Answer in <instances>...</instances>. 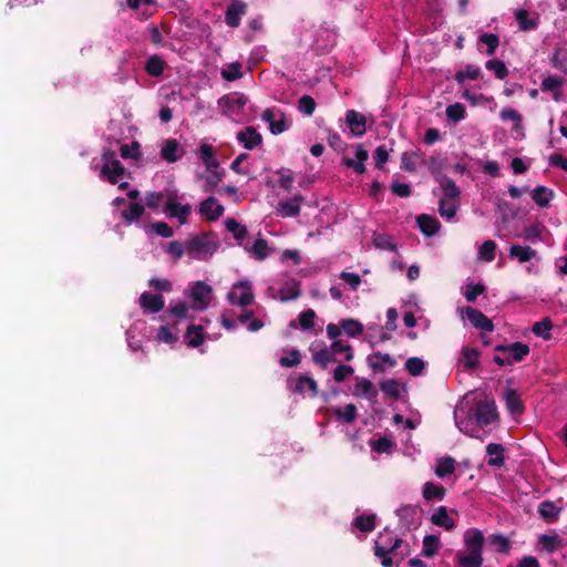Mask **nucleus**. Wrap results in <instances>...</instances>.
I'll return each instance as SVG.
<instances>
[{
	"label": "nucleus",
	"instance_id": "obj_28",
	"mask_svg": "<svg viewBox=\"0 0 567 567\" xmlns=\"http://www.w3.org/2000/svg\"><path fill=\"white\" fill-rule=\"evenodd\" d=\"M185 338L187 339V347L197 348L203 344L204 338V329L202 326L189 324Z\"/></svg>",
	"mask_w": 567,
	"mask_h": 567
},
{
	"label": "nucleus",
	"instance_id": "obj_57",
	"mask_svg": "<svg viewBox=\"0 0 567 567\" xmlns=\"http://www.w3.org/2000/svg\"><path fill=\"white\" fill-rule=\"evenodd\" d=\"M495 250H496L495 241L492 239H488V240H485L480 246L478 254L483 260L491 262L495 259Z\"/></svg>",
	"mask_w": 567,
	"mask_h": 567
},
{
	"label": "nucleus",
	"instance_id": "obj_40",
	"mask_svg": "<svg viewBox=\"0 0 567 567\" xmlns=\"http://www.w3.org/2000/svg\"><path fill=\"white\" fill-rule=\"evenodd\" d=\"M145 208L143 205L132 202L127 209L122 210L121 216L127 223L138 221L143 216Z\"/></svg>",
	"mask_w": 567,
	"mask_h": 567
},
{
	"label": "nucleus",
	"instance_id": "obj_12",
	"mask_svg": "<svg viewBox=\"0 0 567 567\" xmlns=\"http://www.w3.org/2000/svg\"><path fill=\"white\" fill-rule=\"evenodd\" d=\"M237 140L246 150L250 151L261 144L262 136L254 126H247L245 130L237 133Z\"/></svg>",
	"mask_w": 567,
	"mask_h": 567
},
{
	"label": "nucleus",
	"instance_id": "obj_60",
	"mask_svg": "<svg viewBox=\"0 0 567 567\" xmlns=\"http://www.w3.org/2000/svg\"><path fill=\"white\" fill-rule=\"evenodd\" d=\"M485 286L483 284H473L468 282L465 286L464 297L468 302H474L480 295L485 291Z\"/></svg>",
	"mask_w": 567,
	"mask_h": 567
},
{
	"label": "nucleus",
	"instance_id": "obj_38",
	"mask_svg": "<svg viewBox=\"0 0 567 567\" xmlns=\"http://www.w3.org/2000/svg\"><path fill=\"white\" fill-rule=\"evenodd\" d=\"M515 18L519 29L523 31L535 30L538 27V20L529 18V12L525 9H518Z\"/></svg>",
	"mask_w": 567,
	"mask_h": 567
},
{
	"label": "nucleus",
	"instance_id": "obj_43",
	"mask_svg": "<svg viewBox=\"0 0 567 567\" xmlns=\"http://www.w3.org/2000/svg\"><path fill=\"white\" fill-rule=\"evenodd\" d=\"M549 61L554 69L567 74V51L565 49H556Z\"/></svg>",
	"mask_w": 567,
	"mask_h": 567
},
{
	"label": "nucleus",
	"instance_id": "obj_15",
	"mask_svg": "<svg viewBox=\"0 0 567 567\" xmlns=\"http://www.w3.org/2000/svg\"><path fill=\"white\" fill-rule=\"evenodd\" d=\"M431 523L435 526L442 527L445 530H453L456 526L455 520L450 517L449 508L440 506L430 518Z\"/></svg>",
	"mask_w": 567,
	"mask_h": 567
},
{
	"label": "nucleus",
	"instance_id": "obj_20",
	"mask_svg": "<svg viewBox=\"0 0 567 567\" xmlns=\"http://www.w3.org/2000/svg\"><path fill=\"white\" fill-rule=\"evenodd\" d=\"M420 230L426 236L435 235L440 229V221L431 215L422 214L416 218Z\"/></svg>",
	"mask_w": 567,
	"mask_h": 567
},
{
	"label": "nucleus",
	"instance_id": "obj_22",
	"mask_svg": "<svg viewBox=\"0 0 567 567\" xmlns=\"http://www.w3.org/2000/svg\"><path fill=\"white\" fill-rule=\"evenodd\" d=\"M486 453L491 456L487 464L493 467H502L505 464L504 446L499 443H489Z\"/></svg>",
	"mask_w": 567,
	"mask_h": 567
},
{
	"label": "nucleus",
	"instance_id": "obj_8",
	"mask_svg": "<svg viewBox=\"0 0 567 567\" xmlns=\"http://www.w3.org/2000/svg\"><path fill=\"white\" fill-rule=\"evenodd\" d=\"M247 12V6L240 1H233L226 10L225 22L230 28H237L240 24V18Z\"/></svg>",
	"mask_w": 567,
	"mask_h": 567
},
{
	"label": "nucleus",
	"instance_id": "obj_6",
	"mask_svg": "<svg viewBox=\"0 0 567 567\" xmlns=\"http://www.w3.org/2000/svg\"><path fill=\"white\" fill-rule=\"evenodd\" d=\"M475 420L480 425H489L498 420L494 401L483 400L476 403Z\"/></svg>",
	"mask_w": 567,
	"mask_h": 567
},
{
	"label": "nucleus",
	"instance_id": "obj_35",
	"mask_svg": "<svg viewBox=\"0 0 567 567\" xmlns=\"http://www.w3.org/2000/svg\"><path fill=\"white\" fill-rule=\"evenodd\" d=\"M455 472V460L452 456H444L437 460L435 475L443 478Z\"/></svg>",
	"mask_w": 567,
	"mask_h": 567
},
{
	"label": "nucleus",
	"instance_id": "obj_53",
	"mask_svg": "<svg viewBox=\"0 0 567 567\" xmlns=\"http://www.w3.org/2000/svg\"><path fill=\"white\" fill-rule=\"evenodd\" d=\"M249 252L254 255V257L258 260H264L268 256V244L264 238H258L255 240L251 247L247 249Z\"/></svg>",
	"mask_w": 567,
	"mask_h": 567
},
{
	"label": "nucleus",
	"instance_id": "obj_21",
	"mask_svg": "<svg viewBox=\"0 0 567 567\" xmlns=\"http://www.w3.org/2000/svg\"><path fill=\"white\" fill-rule=\"evenodd\" d=\"M536 255L537 251L529 246L513 244L509 247V258L517 259L520 264L530 261Z\"/></svg>",
	"mask_w": 567,
	"mask_h": 567
},
{
	"label": "nucleus",
	"instance_id": "obj_33",
	"mask_svg": "<svg viewBox=\"0 0 567 567\" xmlns=\"http://www.w3.org/2000/svg\"><path fill=\"white\" fill-rule=\"evenodd\" d=\"M533 200L540 207H548L550 200L554 198V192L546 186H537L532 192Z\"/></svg>",
	"mask_w": 567,
	"mask_h": 567
},
{
	"label": "nucleus",
	"instance_id": "obj_47",
	"mask_svg": "<svg viewBox=\"0 0 567 567\" xmlns=\"http://www.w3.org/2000/svg\"><path fill=\"white\" fill-rule=\"evenodd\" d=\"M463 364L466 370H474L478 367L480 351L475 348H463Z\"/></svg>",
	"mask_w": 567,
	"mask_h": 567
},
{
	"label": "nucleus",
	"instance_id": "obj_45",
	"mask_svg": "<svg viewBox=\"0 0 567 567\" xmlns=\"http://www.w3.org/2000/svg\"><path fill=\"white\" fill-rule=\"evenodd\" d=\"M545 229V226L542 224H533L524 228L522 237L525 240L535 244L538 240H542V235Z\"/></svg>",
	"mask_w": 567,
	"mask_h": 567
},
{
	"label": "nucleus",
	"instance_id": "obj_7",
	"mask_svg": "<svg viewBox=\"0 0 567 567\" xmlns=\"http://www.w3.org/2000/svg\"><path fill=\"white\" fill-rule=\"evenodd\" d=\"M465 313H466L467 320L476 329H480L482 331H488V332H492L494 330L493 321L489 318H487L482 311H480L475 308H472V307H466Z\"/></svg>",
	"mask_w": 567,
	"mask_h": 567
},
{
	"label": "nucleus",
	"instance_id": "obj_1",
	"mask_svg": "<svg viewBox=\"0 0 567 567\" xmlns=\"http://www.w3.org/2000/svg\"><path fill=\"white\" fill-rule=\"evenodd\" d=\"M465 550L455 555V567H482L485 537L482 530L470 528L463 536Z\"/></svg>",
	"mask_w": 567,
	"mask_h": 567
},
{
	"label": "nucleus",
	"instance_id": "obj_11",
	"mask_svg": "<svg viewBox=\"0 0 567 567\" xmlns=\"http://www.w3.org/2000/svg\"><path fill=\"white\" fill-rule=\"evenodd\" d=\"M192 212V206L189 204L181 205L173 199H169L164 208V213H166L169 217L177 218L181 225H185L187 223V217Z\"/></svg>",
	"mask_w": 567,
	"mask_h": 567
},
{
	"label": "nucleus",
	"instance_id": "obj_39",
	"mask_svg": "<svg viewBox=\"0 0 567 567\" xmlns=\"http://www.w3.org/2000/svg\"><path fill=\"white\" fill-rule=\"evenodd\" d=\"M312 361L321 369H327L329 363L337 362L338 360L330 348L324 347L312 355Z\"/></svg>",
	"mask_w": 567,
	"mask_h": 567
},
{
	"label": "nucleus",
	"instance_id": "obj_52",
	"mask_svg": "<svg viewBox=\"0 0 567 567\" xmlns=\"http://www.w3.org/2000/svg\"><path fill=\"white\" fill-rule=\"evenodd\" d=\"M445 114L449 120L453 121L454 123H457L465 118L466 111L465 106L462 103H454L446 107Z\"/></svg>",
	"mask_w": 567,
	"mask_h": 567
},
{
	"label": "nucleus",
	"instance_id": "obj_46",
	"mask_svg": "<svg viewBox=\"0 0 567 567\" xmlns=\"http://www.w3.org/2000/svg\"><path fill=\"white\" fill-rule=\"evenodd\" d=\"M353 525L363 533H370L375 528V515H358L353 520Z\"/></svg>",
	"mask_w": 567,
	"mask_h": 567
},
{
	"label": "nucleus",
	"instance_id": "obj_23",
	"mask_svg": "<svg viewBox=\"0 0 567 567\" xmlns=\"http://www.w3.org/2000/svg\"><path fill=\"white\" fill-rule=\"evenodd\" d=\"M563 84H564L563 78L549 75V76H546L542 81L540 86H542V90L545 92H553L554 100L558 102L561 99L560 87L563 86Z\"/></svg>",
	"mask_w": 567,
	"mask_h": 567
},
{
	"label": "nucleus",
	"instance_id": "obj_42",
	"mask_svg": "<svg viewBox=\"0 0 567 567\" xmlns=\"http://www.w3.org/2000/svg\"><path fill=\"white\" fill-rule=\"evenodd\" d=\"M499 117L503 121L514 122V126H513L514 131L519 132L523 130V124H522L523 116L517 110L512 109V107H505L501 111Z\"/></svg>",
	"mask_w": 567,
	"mask_h": 567
},
{
	"label": "nucleus",
	"instance_id": "obj_54",
	"mask_svg": "<svg viewBox=\"0 0 567 567\" xmlns=\"http://www.w3.org/2000/svg\"><path fill=\"white\" fill-rule=\"evenodd\" d=\"M330 350L333 352L334 355L343 353L346 361H352L354 358L352 347L350 344H344L340 340H334L330 346Z\"/></svg>",
	"mask_w": 567,
	"mask_h": 567
},
{
	"label": "nucleus",
	"instance_id": "obj_19",
	"mask_svg": "<svg viewBox=\"0 0 567 567\" xmlns=\"http://www.w3.org/2000/svg\"><path fill=\"white\" fill-rule=\"evenodd\" d=\"M226 229L233 234L234 238L237 240L238 245L248 249V245L244 243L248 230L247 227L240 223H238L235 218H228L225 221Z\"/></svg>",
	"mask_w": 567,
	"mask_h": 567
},
{
	"label": "nucleus",
	"instance_id": "obj_2",
	"mask_svg": "<svg viewBox=\"0 0 567 567\" xmlns=\"http://www.w3.org/2000/svg\"><path fill=\"white\" fill-rule=\"evenodd\" d=\"M403 540L393 536L386 528L381 532L374 540L373 551L374 555L381 559L383 567H392L393 557L399 555L398 550L401 548Z\"/></svg>",
	"mask_w": 567,
	"mask_h": 567
},
{
	"label": "nucleus",
	"instance_id": "obj_16",
	"mask_svg": "<svg viewBox=\"0 0 567 567\" xmlns=\"http://www.w3.org/2000/svg\"><path fill=\"white\" fill-rule=\"evenodd\" d=\"M303 202V197L301 195H296L295 197L280 202L278 205V212L282 217H296L300 213V205Z\"/></svg>",
	"mask_w": 567,
	"mask_h": 567
},
{
	"label": "nucleus",
	"instance_id": "obj_5",
	"mask_svg": "<svg viewBox=\"0 0 567 567\" xmlns=\"http://www.w3.org/2000/svg\"><path fill=\"white\" fill-rule=\"evenodd\" d=\"M227 299L231 305L247 307L254 301L251 284L249 281L236 282L227 295Z\"/></svg>",
	"mask_w": 567,
	"mask_h": 567
},
{
	"label": "nucleus",
	"instance_id": "obj_18",
	"mask_svg": "<svg viewBox=\"0 0 567 567\" xmlns=\"http://www.w3.org/2000/svg\"><path fill=\"white\" fill-rule=\"evenodd\" d=\"M124 173L125 167L118 159L113 161L112 164L104 163L101 168L102 177L106 178L113 185L117 183V177L124 175Z\"/></svg>",
	"mask_w": 567,
	"mask_h": 567
},
{
	"label": "nucleus",
	"instance_id": "obj_58",
	"mask_svg": "<svg viewBox=\"0 0 567 567\" xmlns=\"http://www.w3.org/2000/svg\"><path fill=\"white\" fill-rule=\"evenodd\" d=\"M405 369L412 377H419L423 373L425 363L420 358H409L405 362Z\"/></svg>",
	"mask_w": 567,
	"mask_h": 567
},
{
	"label": "nucleus",
	"instance_id": "obj_41",
	"mask_svg": "<svg viewBox=\"0 0 567 567\" xmlns=\"http://www.w3.org/2000/svg\"><path fill=\"white\" fill-rule=\"evenodd\" d=\"M210 292L212 288L208 285H206L204 281H196L192 288L190 297L194 301L204 303V307H206L207 302L205 299Z\"/></svg>",
	"mask_w": 567,
	"mask_h": 567
},
{
	"label": "nucleus",
	"instance_id": "obj_10",
	"mask_svg": "<svg viewBox=\"0 0 567 567\" xmlns=\"http://www.w3.org/2000/svg\"><path fill=\"white\" fill-rule=\"evenodd\" d=\"M396 515L400 519L401 525L406 528H416L420 525L417 518V509L412 505H404L396 509Z\"/></svg>",
	"mask_w": 567,
	"mask_h": 567
},
{
	"label": "nucleus",
	"instance_id": "obj_29",
	"mask_svg": "<svg viewBox=\"0 0 567 567\" xmlns=\"http://www.w3.org/2000/svg\"><path fill=\"white\" fill-rule=\"evenodd\" d=\"M354 394L360 395L364 394L367 395L368 400L371 402H375L378 391L374 389L373 383L368 379H357V383L354 386Z\"/></svg>",
	"mask_w": 567,
	"mask_h": 567
},
{
	"label": "nucleus",
	"instance_id": "obj_34",
	"mask_svg": "<svg viewBox=\"0 0 567 567\" xmlns=\"http://www.w3.org/2000/svg\"><path fill=\"white\" fill-rule=\"evenodd\" d=\"M554 323L549 317L543 318L540 321H537L533 324L532 331L535 336L543 338L544 340L551 339V329Z\"/></svg>",
	"mask_w": 567,
	"mask_h": 567
},
{
	"label": "nucleus",
	"instance_id": "obj_32",
	"mask_svg": "<svg viewBox=\"0 0 567 567\" xmlns=\"http://www.w3.org/2000/svg\"><path fill=\"white\" fill-rule=\"evenodd\" d=\"M166 62L159 55H152L145 63V71L151 76H161L164 73Z\"/></svg>",
	"mask_w": 567,
	"mask_h": 567
},
{
	"label": "nucleus",
	"instance_id": "obj_3",
	"mask_svg": "<svg viewBox=\"0 0 567 567\" xmlns=\"http://www.w3.org/2000/svg\"><path fill=\"white\" fill-rule=\"evenodd\" d=\"M186 254L192 259H207L216 251V244L210 240V235L200 233L185 241Z\"/></svg>",
	"mask_w": 567,
	"mask_h": 567
},
{
	"label": "nucleus",
	"instance_id": "obj_59",
	"mask_svg": "<svg viewBox=\"0 0 567 567\" xmlns=\"http://www.w3.org/2000/svg\"><path fill=\"white\" fill-rule=\"evenodd\" d=\"M120 154L123 158L128 159H138L141 157L140 153V143L136 141H133L131 145L123 144L120 148Z\"/></svg>",
	"mask_w": 567,
	"mask_h": 567
},
{
	"label": "nucleus",
	"instance_id": "obj_62",
	"mask_svg": "<svg viewBox=\"0 0 567 567\" xmlns=\"http://www.w3.org/2000/svg\"><path fill=\"white\" fill-rule=\"evenodd\" d=\"M221 76L226 81H235L243 76L241 64L239 62L230 63L227 69L221 71Z\"/></svg>",
	"mask_w": 567,
	"mask_h": 567
},
{
	"label": "nucleus",
	"instance_id": "obj_37",
	"mask_svg": "<svg viewBox=\"0 0 567 567\" xmlns=\"http://www.w3.org/2000/svg\"><path fill=\"white\" fill-rule=\"evenodd\" d=\"M560 513V508L551 501H543L538 506V514L547 522H554Z\"/></svg>",
	"mask_w": 567,
	"mask_h": 567
},
{
	"label": "nucleus",
	"instance_id": "obj_14",
	"mask_svg": "<svg viewBox=\"0 0 567 567\" xmlns=\"http://www.w3.org/2000/svg\"><path fill=\"white\" fill-rule=\"evenodd\" d=\"M141 307L151 313H158L164 309L165 301L162 295H153L147 291L140 297Z\"/></svg>",
	"mask_w": 567,
	"mask_h": 567
},
{
	"label": "nucleus",
	"instance_id": "obj_61",
	"mask_svg": "<svg viewBox=\"0 0 567 567\" xmlns=\"http://www.w3.org/2000/svg\"><path fill=\"white\" fill-rule=\"evenodd\" d=\"M539 543L548 553H554L561 545V539L558 535H542Z\"/></svg>",
	"mask_w": 567,
	"mask_h": 567
},
{
	"label": "nucleus",
	"instance_id": "obj_24",
	"mask_svg": "<svg viewBox=\"0 0 567 567\" xmlns=\"http://www.w3.org/2000/svg\"><path fill=\"white\" fill-rule=\"evenodd\" d=\"M446 495V489L440 485L435 484L433 482H426L423 485L422 489V496L426 502L431 501H443Z\"/></svg>",
	"mask_w": 567,
	"mask_h": 567
},
{
	"label": "nucleus",
	"instance_id": "obj_44",
	"mask_svg": "<svg viewBox=\"0 0 567 567\" xmlns=\"http://www.w3.org/2000/svg\"><path fill=\"white\" fill-rule=\"evenodd\" d=\"M380 389L392 400H398L401 396V385L396 379H389L381 382Z\"/></svg>",
	"mask_w": 567,
	"mask_h": 567
},
{
	"label": "nucleus",
	"instance_id": "obj_27",
	"mask_svg": "<svg viewBox=\"0 0 567 567\" xmlns=\"http://www.w3.org/2000/svg\"><path fill=\"white\" fill-rule=\"evenodd\" d=\"M178 150L179 144L175 138L166 140L161 150V156L168 163H175L181 157V155L177 154Z\"/></svg>",
	"mask_w": 567,
	"mask_h": 567
},
{
	"label": "nucleus",
	"instance_id": "obj_63",
	"mask_svg": "<svg viewBox=\"0 0 567 567\" xmlns=\"http://www.w3.org/2000/svg\"><path fill=\"white\" fill-rule=\"evenodd\" d=\"M316 105L315 99L310 95H302L298 101V110L308 116L313 114Z\"/></svg>",
	"mask_w": 567,
	"mask_h": 567
},
{
	"label": "nucleus",
	"instance_id": "obj_4",
	"mask_svg": "<svg viewBox=\"0 0 567 567\" xmlns=\"http://www.w3.org/2000/svg\"><path fill=\"white\" fill-rule=\"evenodd\" d=\"M495 350L504 353V355H495L493 359L499 367L512 365L516 362H520L530 351L527 344L519 341L511 344H498L495 347Z\"/></svg>",
	"mask_w": 567,
	"mask_h": 567
},
{
	"label": "nucleus",
	"instance_id": "obj_26",
	"mask_svg": "<svg viewBox=\"0 0 567 567\" xmlns=\"http://www.w3.org/2000/svg\"><path fill=\"white\" fill-rule=\"evenodd\" d=\"M505 401L511 413L522 414L524 412V403L516 390L507 389L505 392Z\"/></svg>",
	"mask_w": 567,
	"mask_h": 567
},
{
	"label": "nucleus",
	"instance_id": "obj_31",
	"mask_svg": "<svg viewBox=\"0 0 567 567\" xmlns=\"http://www.w3.org/2000/svg\"><path fill=\"white\" fill-rule=\"evenodd\" d=\"M440 185L445 199L460 200L461 190L452 178L443 176L440 181Z\"/></svg>",
	"mask_w": 567,
	"mask_h": 567
},
{
	"label": "nucleus",
	"instance_id": "obj_9",
	"mask_svg": "<svg viewBox=\"0 0 567 567\" xmlns=\"http://www.w3.org/2000/svg\"><path fill=\"white\" fill-rule=\"evenodd\" d=\"M346 122L351 133L355 136H362L367 131V118L355 110H349L346 113Z\"/></svg>",
	"mask_w": 567,
	"mask_h": 567
},
{
	"label": "nucleus",
	"instance_id": "obj_49",
	"mask_svg": "<svg viewBox=\"0 0 567 567\" xmlns=\"http://www.w3.org/2000/svg\"><path fill=\"white\" fill-rule=\"evenodd\" d=\"M458 209V200L447 202L445 198H441L439 202V213L446 219H452Z\"/></svg>",
	"mask_w": 567,
	"mask_h": 567
},
{
	"label": "nucleus",
	"instance_id": "obj_48",
	"mask_svg": "<svg viewBox=\"0 0 567 567\" xmlns=\"http://www.w3.org/2000/svg\"><path fill=\"white\" fill-rule=\"evenodd\" d=\"M481 75L480 66L467 64L465 70L457 71L454 75L455 81L462 84L466 79L477 80Z\"/></svg>",
	"mask_w": 567,
	"mask_h": 567
},
{
	"label": "nucleus",
	"instance_id": "obj_36",
	"mask_svg": "<svg viewBox=\"0 0 567 567\" xmlns=\"http://www.w3.org/2000/svg\"><path fill=\"white\" fill-rule=\"evenodd\" d=\"M441 539L436 535H426L423 538L422 555L424 557H433L441 548Z\"/></svg>",
	"mask_w": 567,
	"mask_h": 567
},
{
	"label": "nucleus",
	"instance_id": "obj_30",
	"mask_svg": "<svg viewBox=\"0 0 567 567\" xmlns=\"http://www.w3.org/2000/svg\"><path fill=\"white\" fill-rule=\"evenodd\" d=\"M424 154L420 151L404 152L401 156V168L408 173L416 172V161L423 159Z\"/></svg>",
	"mask_w": 567,
	"mask_h": 567
},
{
	"label": "nucleus",
	"instance_id": "obj_64",
	"mask_svg": "<svg viewBox=\"0 0 567 567\" xmlns=\"http://www.w3.org/2000/svg\"><path fill=\"white\" fill-rule=\"evenodd\" d=\"M277 174L279 175V186L289 192L292 187V183H293V174L290 169L288 168H281L277 172Z\"/></svg>",
	"mask_w": 567,
	"mask_h": 567
},
{
	"label": "nucleus",
	"instance_id": "obj_55",
	"mask_svg": "<svg viewBox=\"0 0 567 567\" xmlns=\"http://www.w3.org/2000/svg\"><path fill=\"white\" fill-rule=\"evenodd\" d=\"M485 68L489 71H494L495 76L498 80H504L508 75V69H507L506 64L501 60H497V59L488 60L485 63Z\"/></svg>",
	"mask_w": 567,
	"mask_h": 567
},
{
	"label": "nucleus",
	"instance_id": "obj_25",
	"mask_svg": "<svg viewBox=\"0 0 567 567\" xmlns=\"http://www.w3.org/2000/svg\"><path fill=\"white\" fill-rule=\"evenodd\" d=\"M306 388L311 392V396H317L318 394V384L315 379L300 374L296 381L295 386L292 388V391L295 393L303 394Z\"/></svg>",
	"mask_w": 567,
	"mask_h": 567
},
{
	"label": "nucleus",
	"instance_id": "obj_56",
	"mask_svg": "<svg viewBox=\"0 0 567 567\" xmlns=\"http://www.w3.org/2000/svg\"><path fill=\"white\" fill-rule=\"evenodd\" d=\"M478 42L486 44L487 50L486 53L488 55H494L496 49L499 45V38L495 33H483L478 38Z\"/></svg>",
	"mask_w": 567,
	"mask_h": 567
},
{
	"label": "nucleus",
	"instance_id": "obj_17",
	"mask_svg": "<svg viewBox=\"0 0 567 567\" xmlns=\"http://www.w3.org/2000/svg\"><path fill=\"white\" fill-rule=\"evenodd\" d=\"M248 99L244 94H226L219 100V104L233 112H240L247 104Z\"/></svg>",
	"mask_w": 567,
	"mask_h": 567
},
{
	"label": "nucleus",
	"instance_id": "obj_51",
	"mask_svg": "<svg viewBox=\"0 0 567 567\" xmlns=\"http://www.w3.org/2000/svg\"><path fill=\"white\" fill-rule=\"evenodd\" d=\"M334 415L339 419L344 421L346 423L350 424L355 421L357 419V406L352 403L347 404L343 409L337 408L334 409Z\"/></svg>",
	"mask_w": 567,
	"mask_h": 567
},
{
	"label": "nucleus",
	"instance_id": "obj_13",
	"mask_svg": "<svg viewBox=\"0 0 567 567\" xmlns=\"http://www.w3.org/2000/svg\"><path fill=\"white\" fill-rule=\"evenodd\" d=\"M224 212V206L218 204L215 197H208L199 205V213L206 216L208 220H217L223 216Z\"/></svg>",
	"mask_w": 567,
	"mask_h": 567
},
{
	"label": "nucleus",
	"instance_id": "obj_50",
	"mask_svg": "<svg viewBox=\"0 0 567 567\" xmlns=\"http://www.w3.org/2000/svg\"><path fill=\"white\" fill-rule=\"evenodd\" d=\"M341 328L348 337L355 338L363 332V324L355 319H343Z\"/></svg>",
	"mask_w": 567,
	"mask_h": 567
}]
</instances>
